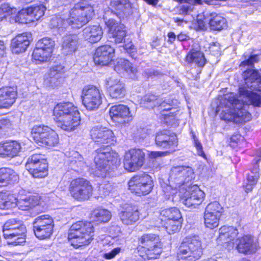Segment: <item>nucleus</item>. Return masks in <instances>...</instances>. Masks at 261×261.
I'll return each instance as SVG.
<instances>
[{
    "instance_id": "obj_45",
    "label": "nucleus",
    "mask_w": 261,
    "mask_h": 261,
    "mask_svg": "<svg viewBox=\"0 0 261 261\" xmlns=\"http://www.w3.org/2000/svg\"><path fill=\"white\" fill-rule=\"evenodd\" d=\"M223 212V208L217 201L210 203L205 207L204 213L215 215L220 217Z\"/></svg>"
},
{
    "instance_id": "obj_59",
    "label": "nucleus",
    "mask_w": 261,
    "mask_h": 261,
    "mask_svg": "<svg viewBox=\"0 0 261 261\" xmlns=\"http://www.w3.org/2000/svg\"><path fill=\"white\" fill-rule=\"evenodd\" d=\"M113 188L110 183H107L102 185L99 188V190L102 194L106 196L108 195L113 190Z\"/></svg>"
},
{
    "instance_id": "obj_36",
    "label": "nucleus",
    "mask_w": 261,
    "mask_h": 261,
    "mask_svg": "<svg viewBox=\"0 0 261 261\" xmlns=\"http://www.w3.org/2000/svg\"><path fill=\"white\" fill-rule=\"evenodd\" d=\"M160 219L161 221L165 222L175 219H182L180 211L176 207H171L164 209L160 212Z\"/></svg>"
},
{
    "instance_id": "obj_31",
    "label": "nucleus",
    "mask_w": 261,
    "mask_h": 261,
    "mask_svg": "<svg viewBox=\"0 0 261 261\" xmlns=\"http://www.w3.org/2000/svg\"><path fill=\"white\" fill-rule=\"evenodd\" d=\"M115 70L118 72L125 71L132 78H135L137 73V68L127 60L120 59L115 66Z\"/></svg>"
},
{
    "instance_id": "obj_57",
    "label": "nucleus",
    "mask_w": 261,
    "mask_h": 261,
    "mask_svg": "<svg viewBox=\"0 0 261 261\" xmlns=\"http://www.w3.org/2000/svg\"><path fill=\"white\" fill-rule=\"evenodd\" d=\"M124 48L127 53L129 54L130 56L132 58L136 59L137 58L136 49L131 42L127 44H125Z\"/></svg>"
},
{
    "instance_id": "obj_54",
    "label": "nucleus",
    "mask_w": 261,
    "mask_h": 261,
    "mask_svg": "<svg viewBox=\"0 0 261 261\" xmlns=\"http://www.w3.org/2000/svg\"><path fill=\"white\" fill-rule=\"evenodd\" d=\"M10 226V222H6L4 225L3 233L4 237L6 239H12L16 235V231L13 228H8Z\"/></svg>"
},
{
    "instance_id": "obj_20",
    "label": "nucleus",
    "mask_w": 261,
    "mask_h": 261,
    "mask_svg": "<svg viewBox=\"0 0 261 261\" xmlns=\"http://www.w3.org/2000/svg\"><path fill=\"white\" fill-rule=\"evenodd\" d=\"M65 72L64 67L57 65L52 67L45 75L43 84L48 88H55L60 84Z\"/></svg>"
},
{
    "instance_id": "obj_26",
    "label": "nucleus",
    "mask_w": 261,
    "mask_h": 261,
    "mask_svg": "<svg viewBox=\"0 0 261 261\" xmlns=\"http://www.w3.org/2000/svg\"><path fill=\"white\" fill-rule=\"evenodd\" d=\"M110 115L113 121L122 124L126 122V119L129 116L130 111L126 106L115 105L110 108Z\"/></svg>"
},
{
    "instance_id": "obj_47",
    "label": "nucleus",
    "mask_w": 261,
    "mask_h": 261,
    "mask_svg": "<svg viewBox=\"0 0 261 261\" xmlns=\"http://www.w3.org/2000/svg\"><path fill=\"white\" fill-rule=\"evenodd\" d=\"M36 45L52 54L55 42L51 39L46 37L39 40Z\"/></svg>"
},
{
    "instance_id": "obj_28",
    "label": "nucleus",
    "mask_w": 261,
    "mask_h": 261,
    "mask_svg": "<svg viewBox=\"0 0 261 261\" xmlns=\"http://www.w3.org/2000/svg\"><path fill=\"white\" fill-rule=\"evenodd\" d=\"M16 91L13 88L6 87L0 90V109H7L15 101Z\"/></svg>"
},
{
    "instance_id": "obj_62",
    "label": "nucleus",
    "mask_w": 261,
    "mask_h": 261,
    "mask_svg": "<svg viewBox=\"0 0 261 261\" xmlns=\"http://www.w3.org/2000/svg\"><path fill=\"white\" fill-rule=\"evenodd\" d=\"M167 153V151H151L149 153L148 155L150 159H155L159 157L165 156Z\"/></svg>"
},
{
    "instance_id": "obj_35",
    "label": "nucleus",
    "mask_w": 261,
    "mask_h": 261,
    "mask_svg": "<svg viewBox=\"0 0 261 261\" xmlns=\"http://www.w3.org/2000/svg\"><path fill=\"white\" fill-rule=\"evenodd\" d=\"M187 61L190 63H194L199 67H203L205 64L206 59L202 52L193 49L187 55Z\"/></svg>"
},
{
    "instance_id": "obj_55",
    "label": "nucleus",
    "mask_w": 261,
    "mask_h": 261,
    "mask_svg": "<svg viewBox=\"0 0 261 261\" xmlns=\"http://www.w3.org/2000/svg\"><path fill=\"white\" fill-rule=\"evenodd\" d=\"M77 156H79V158L77 161H71V166L73 168V169L75 171L79 172L80 170H82L85 167H86V163L82 160L83 158L79 155L78 153H75Z\"/></svg>"
},
{
    "instance_id": "obj_64",
    "label": "nucleus",
    "mask_w": 261,
    "mask_h": 261,
    "mask_svg": "<svg viewBox=\"0 0 261 261\" xmlns=\"http://www.w3.org/2000/svg\"><path fill=\"white\" fill-rule=\"evenodd\" d=\"M11 126V123L8 119H2L0 120V128H9Z\"/></svg>"
},
{
    "instance_id": "obj_5",
    "label": "nucleus",
    "mask_w": 261,
    "mask_h": 261,
    "mask_svg": "<svg viewBox=\"0 0 261 261\" xmlns=\"http://www.w3.org/2000/svg\"><path fill=\"white\" fill-rule=\"evenodd\" d=\"M94 236L93 224L90 222L80 221L73 224L68 232V241L75 248L89 244Z\"/></svg>"
},
{
    "instance_id": "obj_15",
    "label": "nucleus",
    "mask_w": 261,
    "mask_h": 261,
    "mask_svg": "<svg viewBox=\"0 0 261 261\" xmlns=\"http://www.w3.org/2000/svg\"><path fill=\"white\" fill-rule=\"evenodd\" d=\"M145 153L140 149H132L125 153L124 159V168L130 172L139 170L143 165Z\"/></svg>"
},
{
    "instance_id": "obj_1",
    "label": "nucleus",
    "mask_w": 261,
    "mask_h": 261,
    "mask_svg": "<svg viewBox=\"0 0 261 261\" xmlns=\"http://www.w3.org/2000/svg\"><path fill=\"white\" fill-rule=\"evenodd\" d=\"M242 75L244 84L239 87V99L231 93L226 95L221 102L226 109L222 116L224 120L237 123L249 121L251 119V115L247 110L249 105L261 107V92H253L261 91V71L248 69L243 72Z\"/></svg>"
},
{
    "instance_id": "obj_24",
    "label": "nucleus",
    "mask_w": 261,
    "mask_h": 261,
    "mask_svg": "<svg viewBox=\"0 0 261 261\" xmlns=\"http://www.w3.org/2000/svg\"><path fill=\"white\" fill-rule=\"evenodd\" d=\"M235 244L238 251L244 254L254 252L256 249V245L254 239L249 235L239 238L236 241Z\"/></svg>"
},
{
    "instance_id": "obj_16",
    "label": "nucleus",
    "mask_w": 261,
    "mask_h": 261,
    "mask_svg": "<svg viewBox=\"0 0 261 261\" xmlns=\"http://www.w3.org/2000/svg\"><path fill=\"white\" fill-rule=\"evenodd\" d=\"M204 197L205 193L197 185H193L186 190L181 200L187 207L194 209L202 203Z\"/></svg>"
},
{
    "instance_id": "obj_12",
    "label": "nucleus",
    "mask_w": 261,
    "mask_h": 261,
    "mask_svg": "<svg viewBox=\"0 0 261 261\" xmlns=\"http://www.w3.org/2000/svg\"><path fill=\"white\" fill-rule=\"evenodd\" d=\"M153 186L152 177L147 174L135 176L128 182L129 190L138 196L149 194Z\"/></svg>"
},
{
    "instance_id": "obj_33",
    "label": "nucleus",
    "mask_w": 261,
    "mask_h": 261,
    "mask_svg": "<svg viewBox=\"0 0 261 261\" xmlns=\"http://www.w3.org/2000/svg\"><path fill=\"white\" fill-rule=\"evenodd\" d=\"M259 177V166L257 164H255L247 177L246 183L245 186L246 192L248 193L252 191L253 187L257 183Z\"/></svg>"
},
{
    "instance_id": "obj_40",
    "label": "nucleus",
    "mask_w": 261,
    "mask_h": 261,
    "mask_svg": "<svg viewBox=\"0 0 261 261\" xmlns=\"http://www.w3.org/2000/svg\"><path fill=\"white\" fill-rule=\"evenodd\" d=\"M182 219H175L163 222L162 224L169 234L178 232L181 227Z\"/></svg>"
},
{
    "instance_id": "obj_60",
    "label": "nucleus",
    "mask_w": 261,
    "mask_h": 261,
    "mask_svg": "<svg viewBox=\"0 0 261 261\" xmlns=\"http://www.w3.org/2000/svg\"><path fill=\"white\" fill-rule=\"evenodd\" d=\"M120 250L121 249L119 247L114 248L109 252L104 253L103 257L107 259H112L120 252Z\"/></svg>"
},
{
    "instance_id": "obj_61",
    "label": "nucleus",
    "mask_w": 261,
    "mask_h": 261,
    "mask_svg": "<svg viewBox=\"0 0 261 261\" xmlns=\"http://www.w3.org/2000/svg\"><path fill=\"white\" fill-rule=\"evenodd\" d=\"M159 106L160 107V110L162 111H168L172 109V108L171 107L172 105L169 101L167 102L164 101L162 103L160 102Z\"/></svg>"
},
{
    "instance_id": "obj_3",
    "label": "nucleus",
    "mask_w": 261,
    "mask_h": 261,
    "mask_svg": "<svg viewBox=\"0 0 261 261\" xmlns=\"http://www.w3.org/2000/svg\"><path fill=\"white\" fill-rule=\"evenodd\" d=\"M94 15V10L93 7L87 3H80L74 6L69 11V17L66 19H64L62 25L59 24L61 22L62 20L59 18H53L51 20L52 24L55 21L57 22V24H54V27L65 28L67 25H70L74 29H79L87 23L92 17Z\"/></svg>"
},
{
    "instance_id": "obj_14",
    "label": "nucleus",
    "mask_w": 261,
    "mask_h": 261,
    "mask_svg": "<svg viewBox=\"0 0 261 261\" xmlns=\"http://www.w3.org/2000/svg\"><path fill=\"white\" fill-rule=\"evenodd\" d=\"M112 11L113 10L108 11L103 15V19L106 25L109 29V32L115 39V42L121 43L126 36L125 27L123 24L115 21L113 17H109V14L114 16L115 14L113 13Z\"/></svg>"
},
{
    "instance_id": "obj_19",
    "label": "nucleus",
    "mask_w": 261,
    "mask_h": 261,
    "mask_svg": "<svg viewBox=\"0 0 261 261\" xmlns=\"http://www.w3.org/2000/svg\"><path fill=\"white\" fill-rule=\"evenodd\" d=\"M219 237L217 242L225 247H233L234 240L239 232L238 229L232 226H223L219 229Z\"/></svg>"
},
{
    "instance_id": "obj_48",
    "label": "nucleus",
    "mask_w": 261,
    "mask_h": 261,
    "mask_svg": "<svg viewBox=\"0 0 261 261\" xmlns=\"http://www.w3.org/2000/svg\"><path fill=\"white\" fill-rule=\"evenodd\" d=\"M17 246H23L25 243V233L27 229L25 225L21 222L17 221Z\"/></svg>"
},
{
    "instance_id": "obj_13",
    "label": "nucleus",
    "mask_w": 261,
    "mask_h": 261,
    "mask_svg": "<svg viewBox=\"0 0 261 261\" xmlns=\"http://www.w3.org/2000/svg\"><path fill=\"white\" fill-rule=\"evenodd\" d=\"M54 227V220L48 215L37 217L33 222L34 233L40 240L49 238L53 233Z\"/></svg>"
},
{
    "instance_id": "obj_6",
    "label": "nucleus",
    "mask_w": 261,
    "mask_h": 261,
    "mask_svg": "<svg viewBox=\"0 0 261 261\" xmlns=\"http://www.w3.org/2000/svg\"><path fill=\"white\" fill-rule=\"evenodd\" d=\"M195 178L193 169L189 166H179L173 167L170 171L168 188L172 190V194L177 193L179 196L186 189L185 184L189 183Z\"/></svg>"
},
{
    "instance_id": "obj_43",
    "label": "nucleus",
    "mask_w": 261,
    "mask_h": 261,
    "mask_svg": "<svg viewBox=\"0 0 261 261\" xmlns=\"http://www.w3.org/2000/svg\"><path fill=\"white\" fill-rule=\"evenodd\" d=\"M160 100L158 96L152 94H146L141 100L142 107L148 109L153 108L160 103Z\"/></svg>"
},
{
    "instance_id": "obj_21",
    "label": "nucleus",
    "mask_w": 261,
    "mask_h": 261,
    "mask_svg": "<svg viewBox=\"0 0 261 261\" xmlns=\"http://www.w3.org/2000/svg\"><path fill=\"white\" fill-rule=\"evenodd\" d=\"M114 53L115 49L110 45L98 47L94 55V63L101 66L108 65L113 60Z\"/></svg>"
},
{
    "instance_id": "obj_42",
    "label": "nucleus",
    "mask_w": 261,
    "mask_h": 261,
    "mask_svg": "<svg viewBox=\"0 0 261 261\" xmlns=\"http://www.w3.org/2000/svg\"><path fill=\"white\" fill-rule=\"evenodd\" d=\"M211 29L213 30L220 31L227 27V21L225 18L216 15L210 20Z\"/></svg>"
},
{
    "instance_id": "obj_30",
    "label": "nucleus",
    "mask_w": 261,
    "mask_h": 261,
    "mask_svg": "<svg viewBox=\"0 0 261 261\" xmlns=\"http://www.w3.org/2000/svg\"><path fill=\"white\" fill-rule=\"evenodd\" d=\"M110 7L112 9L118 11V13L125 16L132 13V5L128 0H111Z\"/></svg>"
},
{
    "instance_id": "obj_37",
    "label": "nucleus",
    "mask_w": 261,
    "mask_h": 261,
    "mask_svg": "<svg viewBox=\"0 0 261 261\" xmlns=\"http://www.w3.org/2000/svg\"><path fill=\"white\" fill-rule=\"evenodd\" d=\"M91 218L94 221L105 223L111 219V213L107 210L97 208L93 211Z\"/></svg>"
},
{
    "instance_id": "obj_4",
    "label": "nucleus",
    "mask_w": 261,
    "mask_h": 261,
    "mask_svg": "<svg viewBox=\"0 0 261 261\" xmlns=\"http://www.w3.org/2000/svg\"><path fill=\"white\" fill-rule=\"evenodd\" d=\"M94 163L98 176L104 177L120 165V160L117 153L113 152L111 147L103 146L95 150Z\"/></svg>"
},
{
    "instance_id": "obj_58",
    "label": "nucleus",
    "mask_w": 261,
    "mask_h": 261,
    "mask_svg": "<svg viewBox=\"0 0 261 261\" xmlns=\"http://www.w3.org/2000/svg\"><path fill=\"white\" fill-rule=\"evenodd\" d=\"M192 137L194 140V145L197 150L198 154L201 156H204V153L202 150V146L201 143L198 141L195 134H192Z\"/></svg>"
},
{
    "instance_id": "obj_41",
    "label": "nucleus",
    "mask_w": 261,
    "mask_h": 261,
    "mask_svg": "<svg viewBox=\"0 0 261 261\" xmlns=\"http://www.w3.org/2000/svg\"><path fill=\"white\" fill-rule=\"evenodd\" d=\"M31 34L28 33H23L17 35V53L25 51L30 43Z\"/></svg>"
},
{
    "instance_id": "obj_39",
    "label": "nucleus",
    "mask_w": 261,
    "mask_h": 261,
    "mask_svg": "<svg viewBox=\"0 0 261 261\" xmlns=\"http://www.w3.org/2000/svg\"><path fill=\"white\" fill-rule=\"evenodd\" d=\"M51 55L52 54L48 52V51L45 50L36 45L32 54V57L33 59L36 61L44 62L48 61L50 59Z\"/></svg>"
},
{
    "instance_id": "obj_44",
    "label": "nucleus",
    "mask_w": 261,
    "mask_h": 261,
    "mask_svg": "<svg viewBox=\"0 0 261 261\" xmlns=\"http://www.w3.org/2000/svg\"><path fill=\"white\" fill-rule=\"evenodd\" d=\"M220 217L204 213V224L206 228L214 229L219 225Z\"/></svg>"
},
{
    "instance_id": "obj_34",
    "label": "nucleus",
    "mask_w": 261,
    "mask_h": 261,
    "mask_svg": "<svg viewBox=\"0 0 261 261\" xmlns=\"http://www.w3.org/2000/svg\"><path fill=\"white\" fill-rule=\"evenodd\" d=\"M15 171L9 168H0V187H5L14 184Z\"/></svg>"
},
{
    "instance_id": "obj_27",
    "label": "nucleus",
    "mask_w": 261,
    "mask_h": 261,
    "mask_svg": "<svg viewBox=\"0 0 261 261\" xmlns=\"http://www.w3.org/2000/svg\"><path fill=\"white\" fill-rule=\"evenodd\" d=\"M102 35V29L98 25L86 27L83 31V37L91 43L98 42L101 39Z\"/></svg>"
},
{
    "instance_id": "obj_18",
    "label": "nucleus",
    "mask_w": 261,
    "mask_h": 261,
    "mask_svg": "<svg viewBox=\"0 0 261 261\" xmlns=\"http://www.w3.org/2000/svg\"><path fill=\"white\" fill-rule=\"evenodd\" d=\"M91 139L97 144L113 143L114 138L113 132L100 125L93 127L90 130Z\"/></svg>"
},
{
    "instance_id": "obj_17",
    "label": "nucleus",
    "mask_w": 261,
    "mask_h": 261,
    "mask_svg": "<svg viewBox=\"0 0 261 261\" xmlns=\"http://www.w3.org/2000/svg\"><path fill=\"white\" fill-rule=\"evenodd\" d=\"M157 146L164 149H169L172 151L177 146L176 136L169 130H163L156 133L155 138Z\"/></svg>"
},
{
    "instance_id": "obj_53",
    "label": "nucleus",
    "mask_w": 261,
    "mask_h": 261,
    "mask_svg": "<svg viewBox=\"0 0 261 261\" xmlns=\"http://www.w3.org/2000/svg\"><path fill=\"white\" fill-rule=\"evenodd\" d=\"M244 57L245 59L241 63L240 66L253 67L254 64L260 60L258 55H251L248 58L246 55Z\"/></svg>"
},
{
    "instance_id": "obj_63",
    "label": "nucleus",
    "mask_w": 261,
    "mask_h": 261,
    "mask_svg": "<svg viewBox=\"0 0 261 261\" xmlns=\"http://www.w3.org/2000/svg\"><path fill=\"white\" fill-rule=\"evenodd\" d=\"M191 6L188 4L181 6L179 9L178 13L179 14L187 15L190 10Z\"/></svg>"
},
{
    "instance_id": "obj_52",
    "label": "nucleus",
    "mask_w": 261,
    "mask_h": 261,
    "mask_svg": "<svg viewBox=\"0 0 261 261\" xmlns=\"http://www.w3.org/2000/svg\"><path fill=\"white\" fill-rule=\"evenodd\" d=\"M16 9L14 7H11L8 4H4L0 8V21L8 15L14 14Z\"/></svg>"
},
{
    "instance_id": "obj_23",
    "label": "nucleus",
    "mask_w": 261,
    "mask_h": 261,
    "mask_svg": "<svg viewBox=\"0 0 261 261\" xmlns=\"http://www.w3.org/2000/svg\"><path fill=\"white\" fill-rule=\"evenodd\" d=\"M140 213L137 207L127 205L123 207L119 213V217L123 224L131 225L135 224L139 219Z\"/></svg>"
},
{
    "instance_id": "obj_22",
    "label": "nucleus",
    "mask_w": 261,
    "mask_h": 261,
    "mask_svg": "<svg viewBox=\"0 0 261 261\" xmlns=\"http://www.w3.org/2000/svg\"><path fill=\"white\" fill-rule=\"evenodd\" d=\"M39 197L37 195H28L23 190H19L17 196V207L22 211H29L38 204Z\"/></svg>"
},
{
    "instance_id": "obj_7",
    "label": "nucleus",
    "mask_w": 261,
    "mask_h": 261,
    "mask_svg": "<svg viewBox=\"0 0 261 261\" xmlns=\"http://www.w3.org/2000/svg\"><path fill=\"white\" fill-rule=\"evenodd\" d=\"M203 248L198 236L186 237L180 245L177 257L178 261H194L201 257Z\"/></svg>"
},
{
    "instance_id": "obj_38",
    "label": "nucleus",
    "mask_w": 261,
    "mask_h": 261,
    "mask_svg": "<svg viewBox=\"0 0 261 261\" xmlns=\"http://www.w3.org/2000/svg\"><path fill=\"white\" fill-rule=\"evenodd\" d=\"M140 243L145 249L160 245L159 236L154 234H145L139 240Z\"/></svg>"
},
{
    "instance_id": "obj_8",
    "label": "nucleus",
    "mask_w": 261,
    "mask_h": 261,
    "mask_svg": "<svg viewBox=\"0 0 261 261\" xmlns=\"http://www.w3.org/2000/svg\"><path fill=\"white\" fill-rule=\"evenodd\" d=\"M32 137L34 141L42 147H53L59 143L57 134L48 126L36 125L32 128Z\"/></svg>"
},
{
    "instance_id": "obj_25",
    "label": "nucleus",
    "mask_w": 261,
    "mask_h": 261,
    "mask_svg": "<svg viewBox=\"0 0 261 261\" xmlns=\"http://www.w3.org/2000/svg\"><path fill=\"white\" fill-rule=\"evenodd\" d=\"M109 94L113 98H120L124 96L126 92L124 84L120 80L111 77L107 81Z\"/></svg>"
},
{
    "instance_id": "obj_2",
    "label": "nucleus",
    "mask_w": 261,
    "mask_h": 261,
    "mask_svg": "<svg viewBox=\"0 0 261 261\" xmlns=\"http://www.w3.org/2000/svg\"><path fill=\"white\" fill-rule=\"evenodd\" d=\"M53 115L58 126L66 131L74 130L80 123V113L71 102L58 103L54 107Z\"/></svg>"
},
{
    "instance_id": "obj_46",
    "label": "nucleus",
    "mask_w": 261,
    "mask_h": 261,
    "mask_svg": "<svg viewBox=\"0 0 261 261\" xmlns=\"http://www.w3.org/2000/svg\"><path fill=\"white\" fill-rule=\"evenodd\" d=\"M28 8L32 16L33 22L39 20L43 16L45 10V7L43 5H39Z\"/></svg>"
},
{
    "instance_id": "obj_10",
    "label": "nucleus",
    "mask_w": 261,
    "mask_h": 261,
    "mask_svg": "<svg viewBox=\"0 0 261 261\" xmlns=\"http://www.w3.org/2000/svg\"><path fill=\"white\" fill-rule=\"evenodd\" d=\"M102 90L92 85L84 87L81 97L84 106L89 110H94L98 108L102 103Z\"/></svg>"
},
{
    "instance_id": "obj_49",
    "label": "nucleus",
    "mask_w": 261,
    "mask_h": 261,
    "mask_svg": "<svg viewBox=\"0 0 261 261\" xmlns=\"http://www.w3.org/2000/svg\"><path fill=\"white\" fill-rule=\"evenodd\" d=\"M16 205V203L11 201L9 196L4 193L0 192V209H9Z\"/></svg>"
},
{
    "instance_id": "obj_56",
    "label": "nucleus",
    "mask_w": 261,
    "mask_h": 261,
    "mask_svg": "<svg viewBox=\"0 0 261 261\" xmlns=\"http://www.w3.org/2000/svg\"><path fill=\"white\" fill-rule=\"evenodd\" d=\"M209 50L211 54L215 56L220 55L221 49L219 43L218 42H213L210 44Z\"/></svg>"
},
{
    "instance_id": "obj_50",
    "label": "nucleus",
    "mask_w": 261,
    "mask_h": 261,
    "mask_svg": "<svg viewBox=\"0 0 261 261\" xmlns=\"http://www.w3.org/2000/svg\"><path fill=\"white\" fill-rule=\"evenodd\" d=\"M31 22H33V19L28 8L23 9L17 13V22L28 23Z\"/></svg>"
},
{
    "instance_id": "obj_29",
    "label": "nucleus",
    "mask_w": 261,
    "mask_h": 261,
    "mask_svg": "<svg viewBox=\"0 0 261 261\" xmlns=\"http://www.w3.org/2000/svg\"><path fill=\"white\" fill-rule=\"evenodd\" d=\"M62 40V49L64 54L70 55L76 50L79 40L76 35H67L63 37Z\"/></svg>"
},
{
    "instance_id": "obj_9",
    "label": "nucleus",
    "mask_w": 261,
    "mask_h": 261,
    "mask_svg": "<svg viewBox=\"0 0 261 261\" xmlns=\"http://www.w3.org/2000/svg\"><path fill=\"white\" fill-rule=\"evenodd\" d=\"M69 191L71 196L78 201H85L92 195L93 188L90 182L84 178L74 179L70 182Z\"/></svg>"
},
{
    "instance_id": "obj_51",
    "label": "nucleus",
    "mask_w": 261,
    "mask_h": 261,
    "mask_svg": "<svg viewBox=\"0 0 261 261\" xmlns=\"http://www.w3.org/2000/svg\"><path fill=\"white\" fill-rule=\"evenodd\" d=\"M145 254L148 259L157 258L162 252L161 245L147 248L144 249Z\"/></svg>"
},
{
    "instance_id": "obj_11",
    "label": "nucleus",
    "mask_w": 261,
    "mask_h": 261,
    "mask_svg": "<svg viewBox=\"0 0 261 261\" xmlns=\"http://www.w3.org/2000/svg\"><path fill=\"white\" fill-rule=\"evenodd\" d=\"M47 163L44 155L34 154L30 156L25 163V168L34 178H43L48 174Z\"/></svg>"
},
{
    "instance_id": "obj_32",
    "label": "nucleus",
    "mask_w": 261,
    "mask_h": 261,
    "mask_svg": "<svg viewBox=\"0 0 261 261\" xmlns=\"http://www.w3.org/2000/svg\"><path fill=\"white\" fill-rule=\"evenodd\" d=\"M16 156V142L7 141L0 143V157L13 158Z\"/></svg>"
}]
</instances>
